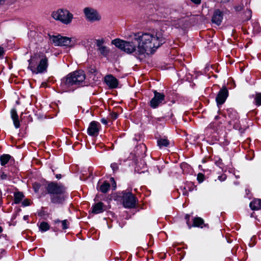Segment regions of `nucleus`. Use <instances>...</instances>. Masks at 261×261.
Returning <instances> with one entry per match:
<instances>
[{
  "mask_svg": "<svg viewBox=\"0 0 261 261\" xmlns=\"http://www.w3.org/2000/svg\"><path fill=\"white\" fill-rule=\"evenodd\" d=\"M137 40V53L139 55L152 54L165 42V39L159 33H156L155 36L145 33L138 36Z\"/></svg>",
  "mask_w": 261,
  "mask_h": 261,
  "instance_id": "obj_1",
  "label": "nucleus"
},
{
  "mask_svg": "<svg viewBox=\"0 0 261 261\" xmlns=\"http://www.w3.org/2000/svg\"><path fill=\"white\" fill-rule=\"evenodd\" d=\"M47 192L50 194V199L53 203H62L66 197V188L61 184L51 182L46 187Z\"/></svg>",
  "mask_w": 261,
  "mask_h": 261,
  "instance_id": "obj_2",
  "label": "nucleus"
},
{
  "mask_svg": "<svg viewBox=\"0 0 261 261\" xmlns=\"http://www.w3.org/2000/svg\"><path fill=\"white\" fill-rule=\"evenodd\" d=\"M39 56L35 55L32 56L28 61L30 69L33 73H41L46 72L48 67V59L46 57H43L40 59L39 63L37 67L36 64L39 60Z\"/></svg>",
  "mask_w": 261,
  "mask_h": 261,
  "instance_id": "obj_3",
  "label": "nucleus"
},
{
  "mask_svg": "<svg viewBox=\"0 0 261 261\" xmlns=\"http://www.w3.org/2000/svg\"><path fill=\"white\" fill-rule=\"evenodd\" d=\"M86 75L82 70L75 71L68 74L62 80V83L67 87L80 85L84 82Z\"/></svg>",
  "mask_w": 261,
  "mask_h": 261,
  "instance_id": "obj_4",
  "label": "nucleus"
},
{
  "mask_svg": "<svg viewBox=\"0 0 261 261\" xmlns=\"http://www.w3.org/2000/svg\"><path fill=\"white\" fill-rule=\"evenodd\" d=\"M135 36L132 41H126L117 38L112 40V43L127 54H131L134 51H136V53L138 54L136 46L138 40L137 36L135 35Z\"/></svg>",
  "mask_w": 261,
  "mask_h": 261,
  "instance_id": "obj_5",
  "label": "nucleus"
},
{
  "mask_svg": "<svg viewBox=\"0 0 261 261\" xmlns=\"http://www.w3.org/2000/svg\"><path fill=\"white\" fill-rule=\"evenodd\" d=\"M122 200L123 205L125 208H133L136 205V198L131 192H123Z\"/></svg>",
  "mask_w": 261,
  "mask_h": 261,
  "instance_id": "obj_6",
  "label": "nucleus"
},
{
  "mask_svg": "<svg viewBox=\"0 0 261 261\" xmlns=\"http://www.w3.org/2000/svg\"><path fill=\"white\" fill-rule=\"evenodd\" d=\"M154 97L150 101V105L153 108H157L159 105L164 100L165 95L164 94L154 91Z\"/></svg>",
  "mask_w": 261,
  "mask_h": 261,
  "instance_id": "obj_7",
  "label": "nucleus"
},
{
  "mask_svg": "<svg viewBox=\"0 0 261 261\" xmlns=\"http://www.w3.org/2000/svg\"><path fill=\"white\" fill-rule=\"evenodd\" d=\"M100 124L95 121H92L88 128L87 133L91 136H97L99 133Z\"/></svg>",
  "mask_w": 261,
  "mask_h": 261,
  "instance_id": "obj_8",
  "label": "nucleus"
},
{
  "mask_svg": "<svg viewBox=\"0 0 261 261\" xmlns=\"http://www.w3.org/2000/svg\"><path fill=\"white\" fill-rule=\"evenodd\" d=\"M228 96V91L225 87L223 88L218 93L216 97V101L218 105L223 104Z\"/></svg>",
  "mask_w": 261,
  "mask_h": 261,
  "instance_id": "obj_9",
  "label": "nucleus"
},
{
  "mask_svg": "<svg viewBox=\"0 0 261 261\" xmlns=\"http://www.w3.org/2000/svg\"><path fill=\"white\" fill-rule=\"evenodd\" d=\"M105 81L107 85L111 88H116L118 86V81L112 75H108L105 77Z\"/></svg>",
  "mask_w": 261,
  "mask_h": 261,
  "instance_id": "obj_10",
  "label": "nucleus"
},
{
  "mask_svg": "<svg viewBox=\"0 0 261 261\" xmlns=\"http://www.w3.org/2000/svg\"><path fill=\"white\" fill-rule=\"evenodd\" d=\"M51 16H73V14L67 9L61 8L54 11Z\"/></svg>",
  "mask_w": 261,
  "mask_h": 261,
  "instance_id": "obj_11",
  "label": "nucleus"
},
{
  "mask_svg": "<svg viewBox=\"0 0 261 261\" xmlns=\"http://www.w3.org/2000/svg\"><path fill=\"white\" fill-rule=\"evenodd\" d=\"M103 40H98L96 41V45L98 47V51L99 53L104 56H107L109 53V49L107 47L103 45Z\"/></svg>",
  "mask_w": 261,
  "mask_h": 261,
  "instance_id": "obj_12",
  "label": "nucleus"
},
{
  "mask_svg": "<svg viewBox=\"0 0 261 261\" xmlns=\"http://www.w3.org/2000/svg\"><path fill=\"white\" fill-rule=\"evenodd\" d=\"M83 12L86 16H98L100 15L97 9L89 7L85 8Z\"/></svg>",
  "mask_w": 261,
  "mask_h": 261,
  "instance_id": "obj_13",
  "label": "nucleus"
},
{
  "mask_svg": "<svg viewBox=\"0 0 261 261\" xmlns=\"http://www.w3.org/2000/svg\"><path fill=\"white\" fill-rule=\"evenodd\" d=\"M75 44V41L71 38L61 36L60 46H72Z\"/></svg>",
  "mask_w": 261,
  "mask_h": 261,
  "instance_id": "obj_14",
  "label": "nucleus"
},
{
  "mask_svg": "<svg viewBox=\"0 0 261 261\" xmlns=\"http://www.w3.org/2000/svg\"><path fill=\"white\" fill-rule=\"evenodd\" d=\"M11 117L13 121V124L15 128H18L20 126V123L18 119V115L16 110L14 108L12 109L10 111Z\"/></svg>",
  "mask_w": 261,
  "mask_h": 261,
  "instance_id": "obj_15",
  "label": "nucleus"
},
{
  "mask_svg": "<svg viewBox=\"0 0 261 261\" xmlns=\"http://www.w3.org/2000/svg\"><path fill=\"white\" fill-rule=\"evenodd\" d=\"M103 204L99 202L93 206L92 212L94 214H99L104 211Z\"/></svg>",
  "mask_w": 261,
  "mask_h": 261,
  "instance_id": "obj_16",
  "label": "nucleus"
},
{
  "mask_svg": "<svg viewBox=\"0 0 261 261\" xmlns=\"http://www.w3.org/2000/svg\"><path fill=\"white\" fill-rule=\"evenodd\" d=\"M250 207L252 210H259L261 209V199H254L250 202Z\"/></svg>",
  "mask_w": 261,
  "mask_h": 261,
  "instance_id": "obj_17",
  "label": "nucleus"
},
{
  "mask_svg": "<svg viewBox=\"0 0 261 261\" xmlns=\"http://www.w3.org/2000/svg\"><path fill=\"white\" fill-rule=\"evenodd\" d=\"M50 41L56 46H60L61 36L60 35L55 36L48 34Z\"/></svg>",
  "mask_w": 261,
  "mask_h": 261,
  "instance_id": "obj_18",
  "label": "nucleus"
},
{
  "mask_svg": "<svg viewBox=\"0 0 261 261\" xmlns=\"http://www.w3.org/2000/svg\"><path fill=\"white\" fill-rule=\"evenodd\" d=\"M54 223L59 226L61 225L63 229H66L68 228L69 225V222L67 220H64L60 221L59 220L57 219L54 221Z\"/></svg>",
  "mask_w": 261,
  "mask_h": 261,
  "instance_id": "obj_19",
  "label": "nucleus"
},
{
  "mask_svg": "<svg viewBox=\"0 0 261 261\" xmlns=\"http://www.w3.org/2000/svg\"><path fill=\"white\" fill-rule=\"evenodd\" d=\"M204 224L203 220L200 217H196L193 219V226L194 227H203L202 225Z\"/></svg>",
  "mask_w": 261,
  "mask_h": 261,
  "instance_id": "obj_20",
  "label": "nucleus"
},
{
  "mask_svg": "<svg viewBox=\"0 0 261 261\" xmlns=\"http://www.w3.org/2000/svg\"><path fill=\"white\" fill-rule=\"evenodd\" d=\"M11 159V156L9 154H4L0 156V164L2 166L5 165Z\"/></svg>",
  "mask_w": 261,
  "mask_h": 261,
  "instance_id": "obj_21",
  "label": "nucleus"
},
{
  "mask_svg": "<svg viewBox=\"0 0 261 261\" xmlns=\"http://www.w3.org/2000/svg\"><path fill=\"white\" fill-rule=\"evenodd\" d=\"M209 19L206 21L207 22H211L213 24L217 25L221 24L222 21V17H208Z\"/></svg>",
  "mask_w": 261,
  "mask_h": 261,
  "instance_id": "obj_22",
  "label": "nucleus"
},
{
  "mask_svg": "<svg viewBox=\"0 0 261 261\" xmlns=\"http://www.w3.org/2000/svg\"><path fill=\"white\" fill-rule=\"evenodd\" d=\"M229 12L228 10H216L214 13L213 16H222L223 15H228Z\"/></svg>",
  "mask_w": 261,
  "mask_h": 261,
  "instance_id": "obj_23",
  "label": "nucleus"
},
{
  "mask_svg": "<svg viewBox=\"0 0 261 261\" xmlns=\"http://www.w3.org/2000/svg\"><path fill=\"white\" fill-rule=\"evenodd\" d=\"M169 144V141L166 138H161L158 140V144L160 148L167 147Z\"/></svg>",
  "mask_w": 261,
  "mask_h": 261,
  "instance_id": "obj_24",
  "label": "nucleus"
},
{
  "mask_svg": "<svg viewBox=\"0 0 261 261\" xmlns=\"http://www.w3.org/2000/svg\"><path fill=\"white\" fill-rule=\"evenodd\" d=\"M24 197L21 192H17L14 194V203L16 204L20 203Z\"/></svg>",
  "mask_w": 261,
  "mask_h": 261,
  "instance_id": "obj_25",
  "label": "nucleus"
},
{
  "mask_svg": "<svg viewBox=\"0 0 261 261\" xmlns=\"http://www.w3.org/2000/svg\"><path fill=\"white\" fill-rule=\"evenodd\" d=\"M56 20H59L64 24H68L71 22L72 17H54Z\"/></svg>",
  "mask_w": 261,
  "mask_h": 261,
  "instance_id": "obj_26",
  "label": "nucleus"
},
{
  "mask_svg": "<svg viewBox=\"0 0 261 261\" xmlns=\"http://www.w3.org/2000/svg\"><path fill=\"white\" fill-rule=\"evenodd\" d=\"M110 187V184L107 182H104L100 187L99 190L102 193H107Z\"/></svg>",
  "mask_w": 261,
  "mask_h": 261,
  "instance_id": "obj_27",
  "label": "nucleus"
},
{
  "mask_svg": "<svg viewBox=\"0 0 261 261\" xmlns=\"http://www.w3.org/2000/svg\"><path fill=\"white\" fill-rule=\"evenodd\" d=\"M254 103L258 107L261 106V93H256L254 97Z\"/></svg>",
  "mask_w": 261,
  "mask_h": 261,
  "instance_id": "obj_28",
  "label": "nucleus"
},
{
  "mask_svg": "<svg viewBox=\"0 0 261 261\" xmlns=\"http://www.w3.org/2000/svg\"><path fill=\"white\" fill-rule=\"evenodd\" d=\"M40 229L43 231H45L49 229V226L47 222H43L40 225Z\"/></svg>",
  "mask_w": 261,
  "mask_h": 261,
  "instance_id": "obj_29",
  "label": "nucleus"
},
{
  "mask_svg": "<svg viewBox=\"0 0 261 261\" xmlns=\"http://www.w3.org/2000/svg\"><path fill=\"white\" fill-rule=\"evenodd\" d=\"M87 21L88 22L92 23L95 21H99L100 20V17H86Z\"/></svg>",
  "mask_w": 261,
  "mask_h": 261,
  "instance_id": "obj_30",
  "label": "nucleus"
},
{
  "mask_svg": "<svg viewBox=\"0 0 261 261\" xmlns=\"http://www.w3.org/2000/svg\"><path fill=\"white\" fill-rule=\"evenodd\" d=\"M197 180L199 182H202L204 180V175L202 173H199L197 175Z\"/></svg>",
  "mask_w": 261,
  "mask_h": 261,
  "instance_id": "obj_31",
  "label": "nucleus"
},
{
  "mask_svg": "<svg viewBox=\"0 0 261 261\" xmlns=\"http://www.w3.org/2000/svg\"><path fill=\"white\" fill-rule=\"evenodd\" d=\"M111 167L114 171H115L118 169V165L117 163H114L111 165Z\"/></svg>",
  "mask_w": 261,
  "mask_h": 261,
  "instance_id": "obj_32",
  "label": "nucleus"
},
{
  "mask_svg": "<svg viewBox=\"0 0 261 261\" xmlns=\"http://www.w3.org/2000/svg\"><path fill=\"white\" fill-rule=\"evenodd\" d=\"M30 204V202L29 199H27L24 200L22 202V205L24 206H28Z\"/></svg>",
  "mask_w": 261,
  "mask_h": 261,
  "instance_id": "obj_33",
  "label": "nucleus"
},
{
  "mask_svg": "<svg viewBox=\"0 0 261 261\" xmlns=\"http://www.w3.org/2000/svg\"><path fill=\"white\" fill-rule=\"evenodd\" d=\"M190 217V216L189 214H187L185 216V218L187 220V224L189 226V228H191V226L189 225Z\"/></svg>",
  "mask_w": 261,
  "mask_h": 261,
  "instance_id": "obj_34",
  "label": "nucleus"
},
{
  "mask_svg": "<svg viewBox=\"0 0 261 261\" xmlns=\"http://www.w3.org/2000/svg\"><path fill=\"white\" fill-rule=\"evenodd\" d=\"M111 116L113 119H116L118 117V114L116 112H113L111 113Z\"/></svg>",
  "mask_w": 261,
  "mask_h": 261,
  "instance_id": "obj_35",
  "label": "nucleus"
},
{
  "mask_svg": "<svg viewBox=\"0 0 261 261\" xmlns=\"http://www.w3.org/2000/svg\"><path fill=\"white\" fill-rule=\"evenodd\" d=\"M234 8L236 11H240L243 9V5L236 6Z\"/></svg>",
  "mask_w": 261,
  "mask_h": 261,
  "instance_id": "obj_36",
  "label": "nucleus"
},
{
  "mask_svg": "<svg viewBox=\"0 0 261 261\" xmlns=\"http://www.w3.org/2000/svg\"><path fill=\"white\" fill-rule=\"evenodd\" d=\"M7 175L4 172H2L0 175V178L2 180H4L7 178Z\"/></svg>",
  "mask_w": 261,
  "mask_h": 261,
  "instance_id": "obj_37",
  "label": "nucleus"
},
{
  "mask_svg": "<svg viewBox=\"0 0 261 261\" xmlns=\"http://www.w3.org/2000/svg\"><path fill=\"white\" fill-rule=\"evenodd\" d=\"M33 188L36 192H37L40 188V186L38 184H34Z\"/></svg>",
  "mask_w": 261,
  "mask_h": 261,
  "instance_id": "obj_38",
  "label": "nucleus"
},
{
  "mask_svg": "<svg viewBox=\"0 0 261 261\" xmlns=\"http://www.w3.org/2000/svg\"><path fill=\"white\" fill-rule=\"evenodd\" d=\"M192 3L195 4V5H199L201 2V0H190Z\"/></svg>",
  "mask_w": 261,
  "mask_h": 261,
  "instance_id": "obj_39",
  "label": "nucleus"
},
{
  "mask_svg": "<svg viewBox=\"0 0 261 261\" xmlns=\"http://www.w3.org/2000/svg\"><path fill=\"white\" fill-rule=\"evenodd\" d=\"M226 178V176L225 175L218 176V179L220 181H224Z\"/></svg>",
  "mask_w": 261,
  "mask_h": 261,
  "instance_id": "obj_40",
  "label": "nucleus"
},
{
  "mask_svg": "<svg viewBox=\"0 0 261 261\" xmlns=\"http://www.w3.org/2000/svg\"><path fill=\"white\" fill-rule=\"evenodd\" d=\"M246 15H247L248 16H251L252 15V12L250 10L248 9V10H247L245 12V14Z\"/></svg>",
  "mask_w": 261,
  "mask_h": 261,
  "instance_id": "obj_41",
  "label": "nucleus"
},
{
  "mask_svg": "<svg viewBox=\"0 0 261 261\" xmlns=\"http://www.w3.org/2000/svg\"><path fill=\"white\" fill-rule=\"evenodd\" d=\"M4 53V48L2 47H0V57L3 55Z\"/></svg>",
  "mask_w": 261,
  "mask_h": 261,
  "instance_id": "obj_42",
  "label": "nucleus"
},
{
  "mask_svg": "<svg viewBox=\"0 0 261 261\" xmlns=\"http://www.w3.org/2000/svg\"><path fill=\"white\" fill-rule=\"evenodd\" d=\"M111 181H113V186L114 187V188H116V184L115 181H114V178L111 177Z\"/></svg>",
  "mask_w": 261,
  "mask_h": 261,
  "instance_id": "obj_43",
  "label": "nucleus"
},
{
  "mask_svg": "<svg viewBox=\"0 0 261 261\" xmlns=\"http://www.w3.org/2000/svg\"><path fill=\"white\" fill-rule=\"evenodd\" d=\"M101 122L103 123V124H106L107 123V120L105 119V118H102L101 119Z\"/></svg>",
  "mask_w": 261,
  "mask_h": 261,
  "instance_id": "obj_44",
  "label": "nucleus"
},
{
  "mask_svg": "<svg viewBox=\"0 0 261 261\" xmlns=\"http://www.w3.org/2000/svg\"><path fill=\"white\" fill-rule=\"evenodd\" d=\"M7 0H0V5H4Z\"/></svg>",
  "mask_w": 261,
  "mask_h": 261,
  "instance_id": "obj_45",
  "label": "nucleus"
},
{
  "mask_svg": "<svg viewBox=\"0 0 261 261\" xmlns=\"http://www.w3.org/2000/svg\"><path fill=\"white\" fill-rule=\"evenodd\" d=\"M56 177L58 179L60 178L61 177V174H57L56 175Z\"/></svg>",
  "mask_w": 261,
  "mask_h": 261,
  "instance_id": "obj_46",
  "label": "nucleus"
},
{
  "mask_svg": "<svg viewBox=\"0 0 261 261\" xmlns=\"http://www.w3.org/2000/svg\"><path fill=\"white\" fill-rule=\"evenodd\" d=\"M28 217H29V216H24L23 217V219H24V220H27L28 219Z\"/></svg>",
  "mask_w": 261,
  "mask_h": 261,
  "instance_id": "obj_47",
  "label": "nucleus"
},
{
  "mask_svg": "<svg viewBox=\"0 0 261 261\" xmlns=\"http://www.w3.org/2000/svg\"><path fill=\"white\" fill-rule=\"evenodd\" d=\"M3 229L2 227L0 226V233L2 232Z\"/></svg>",
  "mask_w": 261,
  "mask_h": 261,
  "instance_id": "obj_48",
  "label": "nucleus"
},
{
  "mask_svg": "<svg viewBox=\"0 0 261 261\" xmlns=\"http://www.w3.org/2000/svg\"><path fill=\"white\" fill-rule=\"evenodd\" d=\"M218 117H219L218 116H216V117H215V119H218Z\"/></svg>",
  "mask_w": 261,
  "mask_h": 261,
  "instance_id": "obj_49",
  "label": "nucleus"
},
{
  "mask_svg": "<svg viewBox=\"0 0 261 261\" xmlns=\"http://www.w3.org/2000/svg\"><path fill=\"white\" fill-rule=\"evenodd\" d=\"M15 217H16V216H13V219H15Z\"/></svg>",
  "mask_w": 261,
  "mask_h": 261,
  "instance_id": "obj_50",
  "label": "nucleus"
}]
</instances>
